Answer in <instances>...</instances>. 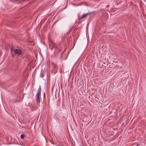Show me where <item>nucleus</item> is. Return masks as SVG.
I'll return each mask as SVG.
<instances>
[{"label": "nucleus", "mask_w": 146, "mask_h": 146, "mask_svg": "<svg viewBox=\"0 0 146 146\" xmlns=\"http://www.w3.org/2000/svg\"><path fill=\"white\" fill-rule=\"evenodd\" d=\"M49 45L50 47H52L51 48L52 49V48H54V53L55 56L57 55L58 53L61 51L62 46L64 45L62 44L61 42H60L58 44H55L52 42H51Z\"/></svg>", "instance_id": "obj_1"}, {"label": "nucleus", "mask_w": 146, "mask_h": 146, "mask_svg": "<svg viewBox=\"0 0 146 146\" xmlns=\"http://www.w3.org/2000/svg\"><path fill=\"white\" fill-rule=\"evenodd\" d=\"M41 92V87L40 86H39L38 90V92L36 94V100H44L45 99L44 97L45 96V94L41 96L40 95Z\"/></svg>", "instance_id": "obj_2"}, {"label": "nucleus", "mask_w": 146, "mask_h": 146, "mask_svg": "<svg viewBox=\"0 0 146 146\" xmlns=\"http://www.w3.org/2000/svg\"><path fill=\"white\" fill-rule=\"evenodd\" d=\"M14 54L18 56H20L23 53L22 51L19 49H16L14 50Z\"/></svg>", "instance_id": "obj_3"}, {"label": "nucleus", "mask_w": 146, "mask_h": 146, "mask_svg": "<svg viewBox=\"0 0 146 146\" xmlns=\"http://www.w3.org/2000/svg\"><path fill=\"white\" fill-rule=\"evenodd\" d=\"M90 14L89 13H87L86 14H83L80 18H79V20L83 19H84L86 18L88 16H90Z\"/></svg>", "instance_id": "obj_4"}, {"label": "nucleus", "mask_w": 146, "mask_h": 146, "mask_svg": "<svg viewBox=\"0 0 146 146\" xmlns=\"http://www.w3.org/2000/svg\"><path fill=\"white\" fill-rule=\"evenodd\" d=\"M27 1V0H13L12 1L17 4H19L22 3L23 2Z\"/></svg>", "instance_id": "obj_5"}, {"label": "nucleus", "mask_w": 146, "mask_h": 146, "mask_svg": "<svg viewBox=\"0 0 146 146\" xmlns=\"http://www.w3.org/2000/svg\"><path fill=\"white\" fill-rule=\"evenodd\" d=\"M89 120V117L87 116H84L83 118V121L84 122H86Z\"/></svg>", "instance_id": "obj_6"}, {"label": "nucleus", "mask_w": 146, "mask_h": 146, "mask_svg": "<svg viewBox=\"0 0 146 146\" xmlns=\"http://www.w3.org/2000/svg\"><path fill=\"white\" fill-rule=\"evenodd\" d=\"M57 72V69H53L52 72L54 74H56Z\"/></svg>", "instance_id": "obj_7"}, {"label": "nucleus", "mask_w": 146, "mask_h": 146, "mask_svg": "<svg viewBox=\"0 0 146 146\" xmlns=\"http://www.w3.org/2000/svg\"><path fill=\"white\" fill-rule=\"evenodd\" d=\"M57 65L56 64H54L53 65V69H57Z\"/></svg>", "instance_id": "obj_8"}, {"label": "nucleus", "mask_w": 146, "mask_h": 146, "mask_svg": "<svg viewBox=\"0 0 146 146\" xmlns=\"http://www.w3.org/2000/svg\"><path fill=\"white\" fill-rule=\"evenodd\" d=\"M25 136V135L24 134H22L21 135V138L23 139H24V137Z\"/></svg>", "instance_id": "obj_9"}, {"label": "nucleus", "mask_w": 146, "mask_h": 146, "mask_svg": "<svg viewBox=\"0 0 146 146\" xmlns=\"http://www.w3.org/2000/svg\"><path fill=\"white\" fill-rule=\"evenodd\" d=\"M11 55H12V57H14L15 56V54H13L12 52H11Z\"/></svg>", "instance_id": "obj_10"}, {"label": "nucleus", "mask_w": 146, "mask_h": 146, "mask_svg": "<svg viewBox=\"0 0 146 146\" xmlns=\"http://www.w3.org/2000/svg\"><path fill=\"white\" fill-rule=\"evenodd\" d=\"M140 145V144H137V146H139V145Z\"/></svg>", "instance_id": "obj_11"}, {"label": "nucleus", "mask_w": 146, "mask_h": 146, "mask_svg": "<svg viewBox=\"0 0 146 146\" xmlns=\"http://www.w3.org/2000/svg\"><path fill=\"white\" fill-rule=\"evenodd\" d=\"M13 50V49H12V48H11V52L12 51V50Z\"/></svg>", "instance_id": "obj_12"}, {"label": "nucleus", "mask_w": 146, "mask_h": 146, "mask_svg": "<svg viewBox=\"0 0 146 146\" xmlns=\"http://www.w3.org/2000/svg\"><path fill=\"white\" fill-rule=\"evenodd\" d=\"M107 7H108L109 5H107Z\"/></svg>", "instance_id": "obj_13"}, {"label": "nucleus", "mask_w": 146, "mask_h": 146, "mask_svg": "<svg viewBox=\"0 0 146 146\" xmlns=\"http://www.w3.org/2000/svg\"><path fill=\"white\" fill-rule=\"evenodd\" d=\"M38 101L39 102H39H40V101Z\"/></svg>", "instance_id": "obj_14"}]
</instances>
